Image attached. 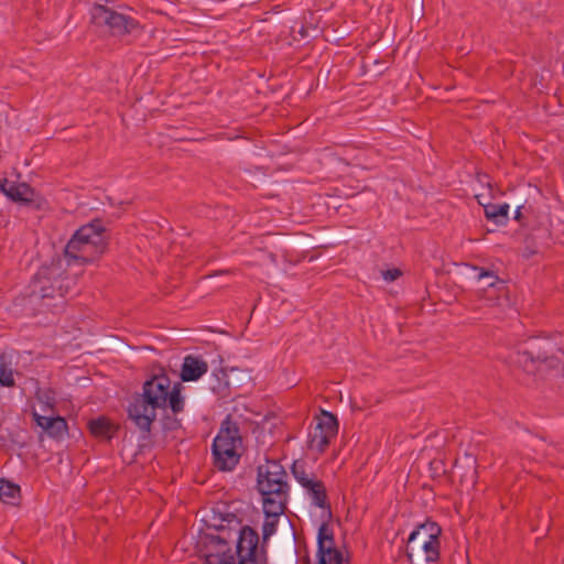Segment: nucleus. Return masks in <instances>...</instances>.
<instances>
[{
    "label": "nucleus",
    "mask_w": 564,
    "mask_h": 564,
    "mask_svg": "<svg viewBox=\"0 0 564 564\" xmlns=\"http://www.w3.org/2000/svg\"><path fill=\"white\" fill-rule=\"evenodd\" d=\"M89 432L98 438L110 441L118 431L116 426L106 416H98L88 422Z\"/></svg>",
    "instance_id": "obj_17"
},
{
    "label": "nucleus",
    "mask_w": 564,
    "mask_h": 564,
    "mask_svg": "<svg viewBox=\"0 0 564 564\" xmlns=\"http://www.w3.org/2000/svg\"><path fill=\"white\" fill-rule=\"evenodd\" d=\"M442 528L434 521H426L417 525L409 535L406 543V557L412 562L414 554L421 551L425 554L427 563H435L441 556Z\"/></svg>",
    "instance_id": "obj_7"
},
{
    "label": "nucleus",
    "mask_w": 564,
    "mask_h": 564,
    "mask_svg": "<svg viewBox=\"0 0 564 564\" xmlns=\"http://www.w3.org/2000/svg\"><path fill=\"white\" fill-rule=\"evenodd\" d=\"M20 487L10 481L0 479V499L4 502L13 503V500L19 498Z\"/></svg>",
    "instance_id": "obj_20"
},
{
    "label": "nucleus",
    "mask_w": 564,
    "mask_h": 564,
    "mask_svg": "<svg viewBox=\"0 0 564 564\" xmlns=\"http://www.w3.org/2000/svg\"><path fill=\"white\" fill-rule=\"evenodd\" d=\"M33 420L51 438L62 441L67 434V422L62 416H47L33 412Z\"/></svg>",
    "instance_id": "obj_13"
},
{
    "label": "nucleus",
    "mask_w": 564,
    "mask_h": 564,
    "mask_svg": "<svg viewBox=\"0 0 564 564\" xmlns=\"http://www.w3.org/2000/svg\"><path fill=\"white\" fill-rule=\"evenodd\" d=\"M242 444L239 426L228 415L221 423L212 445L214 466L221 471L232 470L240 460L238 448Z\"/></svg>",
    "instance_id": "obj_4"
},
{
    "label": "nucleus",
    "mask_w": 564,
    "mask_h": 564,
    "mask_svg": "<svg viewBox=\"0 0 564 564\" xmlns=\"http://www.w3.org/2000/svg\"><path fill=\"white\" fill-rule=\"evenodd\" d=\"M90 22L104 33L121 37L132 33L139 22L132 17L104 4H94L90 9Z\"/></svg>",
    "instance_id": "obj_8"
},
{
    "label": "nucleus",
    "mask_w": 564,
    "mask_h": 564,
    "mask_svg": "<svg viewBox=\"0 0 564 564\" xmlns=\"http://www.w3.org/2000/svg\"><path fill=\"white\" fill-rule=\"evenodd\" d=\"M401 271L397 268L382 271V276L388 282L395 281L399 276H401Z\"/></svg>",
    "instance_id": "obj_23"
},
{
    "label": "nucleus",
    "mask_w": 564,
    "mask_h": 564,
    "mask_svg": "<svg viewBox=\"0 0 564 564\" xmlns=\"http://www.w3.org/2000/svg\"><path fill=\"white\" fill-rule=\"evenodd\" d=\"M0 192L17 203H31L34 192L26 183H17L7 178H0Z\"/></svg>",
    "instance_id": "obj_15"
},
{
    "label": "nucleus",
    "mask_w": 564,
    "mask_h": 564,
    "mask_svg": "<svg viewBox=\"0 0 564 564\" xmlns=\"http://www.w3.org/2000/svg\"><path fill=\"white\" fill-rule=\"evenodd\" d=\"M512 362L522 368L527 373H536L544 369L556 368L560 360L554 356H547L540 348L519 349L510 356Z\"/></svg>",
    "instance_id": "obj_11"
},
{
    "label": "nucleus",
    "mask_w": 564,
    "mask_h": 564,
    "mask_svg": "<svg viewBox=\"0 0 564 564\" xmlns=\"http://www.w3.org/2000/svg\"><path fill=\"white\" fill-rule=\"evenodd\" d=\"M522 217L521 207L516 210L514 219L520 220Z\"/></svg>",
    "instance_id": "obj_25"
},
{
    "label": "nucleus",
    "mask_w": 564,
    "mask_h": 564,
    "mask_svg": "<svg viewBox=\"0 0 564 564\" xmlns=\"http://www.w3.org/2000/svg\"><path fill=\"white\" fill-rule=\"evenodd\" d=\"M74 286L75 280L65 274L62 260L58 259L39 269L31 283V293L41 299L64 297Z\"/></svg>",
    "instance_id": "obj_6"
},
{
    "label": "nucleus",
    "mask_w": 564,
    "mask_h": 564,
    "mask_svg": "<svg viewBox=\"0 0 564 564\" xmlns=\"http://www.w3.org/2000/svg\"><path fill=\"white\" fill-rule=\"evenodd\" d=\"M299 33H300L302 39L307 36L306 29L303 25L300 28Z\"/></svg>",
    "instance_id": "obj_24"
},
{
    "label": "nucleus",
    "mask_w": 564,
    "mask_h": 564,
    "mask_svg": "<svg viewBox=\"0 0 564 564\" xmlns=\"http://www.w3.org/2000/svg\"><path fill=\"white\" fill-rule=\"evenodd\" d=\"M108 234L101 219H94L78 228L67 242L64 259L72 263L86 264L98 260L107 250Z\"/></svg>",
    "instance_id": "obj_3"
},
{
    "label": "nucleus",
    "mask_w": 564,
    "mask_h": 564,
    "mask_svg": "<svg viewBox=\"0 0 564 564\" xmlns=\"http://www.w3.org/2000/svg\"><path fill=\"white\" fill-rule=\"evenodd\" d=\"M0 384L8 388L15 386L12 356L8 352H0Z\"/></svg>",
    "instance_id": "obj_19"
},
{
    "label": "nucleus",
    "mask_w": 564,
    "mask_h": 564,
    "mask_svg": "<svg viewBox=\"0 0 564 564\" xmlns=\"http://www.w3.org/2000/svg\"><path fill=\"white\" fill-rule=\"evenodd\" d=\"M292 474L297 482L306 490L312 503L321 509L330 512V505L327 502L326 488L322 480L317 479L314 473L306 470L304 460H295L292 465Z\"/></svg>",
    "instance_id": "obj_9"
},
{
    "label": "nucleus",
    "mask_w": 564,
    "mask_h": 564,
    "mask_svg": "<svg viewBox=\"0 0 564 564\" xmlns=\"http://www.w3.org/2000/svg\"><path fill=\"white\" fill-rule=\"evenodd\" d=\"M257 489L262 497V505L275 502L288 506L290 486L283 466L275 460L258 466Z\"/></svg>",
    "instance_id": "obj_5"
},
{
    "label": "nucleus",
    "mask_w": 564,
    "mask_h": 564,
    "mask_svg": "<svg viewBox=\"0 0 564 564\" xmlns=\"http://www.w3.org/2000/svg\"><path fill=\"white\" fill-rule=\"evenodd\" d=\"M264 521L262 524V542L267 544L268 540L276 532L280 517L285 512V505L275 502L262 505Z\"/></svg>",
    "instance_id": "obj_14"
},
{
    "label": "nucleus",
    "mask_w": 564,
    "mask_h": 564,
    "mask_svg": "<svg viewBox=\"0 0 564 564\" xmlns=\"http://www.w3.org/2000/svg\"><path fill=\"white\" fill-rule=\"evenodd\" d=\"M182 390L181 382L172 386L170 377L161 372L147 380L143 383L142 393L137 394L129 403L128 417L140 431L141 447L152 444L151 432L158 409L169 408L174 414L184 411L185 398L182 395Z\"/></svg>",
    "instance_id": "obj_1"
},
{
    "label": "nucleus",
    "mask_w": 564,
    "mask_h": 564,
    "mask_svg": "<svg viewBox=\"0 0 564 564\" xmlns=\"http://www.w3.org/2000/svg\"><path fill=\"white\" fill-rule=\"evenodd\" d=\"M484 212L486 218L498 226L506 225L508 221L509 205L507 203L488 204L485 206Z\"/></svg>",
    "instance_id": "obj_18"
},
{
    "label": "nucleus",
    "mask_w": 564,
    "mask_h": 564,
    "mask_svg": "<svg viewBox=\"0 0 564 564\" xmlns=\"http://www.w3.org/2000/svg\"><path fill=\"white\" fill-rule=\"evenodd\" d=\"M208 370L207 362L194 355H187L182 365L181 379L183 381H196Z\"/></svg>",
    "instance_id": "obj_16"
},
{
    "label": "nucleus",
    "mask_w": 564,
    "mask_h": 564,
    "mask_svg": "<svg viewBox=\"0 0 564 564\" xmlns=\"http://www.w3.org/2000/svg\"><path fill=\"white\" fill-rule=\"evenodd\" d=\"M316 424L308 434V447L323 454L338 433V420L335 414L322 411L316 416Z\"/></svg>",
    "instance_id": "obj_10"
},
{
    "label": "nucleus",
    "mask_w": 564,
    "mask_h": 564,
    "mask_svg": "<svg viewBox=\"0 0 564 564\" xmlns=\"http://www.w3.org/2000/svg\"><path fill=\"white\" fill-rule=\"evenodd\" d=\"M317 564H344L341 552L335 546L333 529L322 523L317 534Z\"/></svg>",
    "instance_id": "obj_12"
},
{
    "label": "nucleus",
    "mask_w": 564,
    "mask_h": 564,
    "mask_svg": "<svg viewBox=\"0 0 564 564\" xmlns=\"http://www.w3.org/2000/svg\"><path fill=\"white\" fill-rule=\"evenodd\" d=\"M162 426L164 431H175L181 427V421L176 417V414L172 412V415L166 414L163 416Z\"/></svg>",
    "instance_id": "obj_21"
},
{
    "label": "nucleus",
    "mask_w": 564,
    "mask_h": 564,
    "mask_svg": "<svg viewBox=\"0 0 564 564\" xmlns=\"http://www.w3.org/2000/svg\"><path fill=\"white\" fill-rule=\"evenodd\" d=\"M477 279L478 281L486 280L485 284L487 286H494L499 281V278L492 271L485 269H479Z\"/></svg>",
    "instance_id": "obj_22"
},
{
    "label": "nucleus",
    "mask_w": 564,
    "mask_h": 564,
    "mask_svg": "<svg viewBox=\"0 0 564 564\" xmlns=\"http://www.w3.org/2000/svg\"><path fill=\"white\" fill-rule=\"evenodd\" d=\"M206 540L210 551L204 554L205 564H261L265 561V544L259 546V534L249 525L239 530L236 555L224 538L207 535Z\"/></svg>",
    "instance_id": "obj_2"
}]
</instances>
